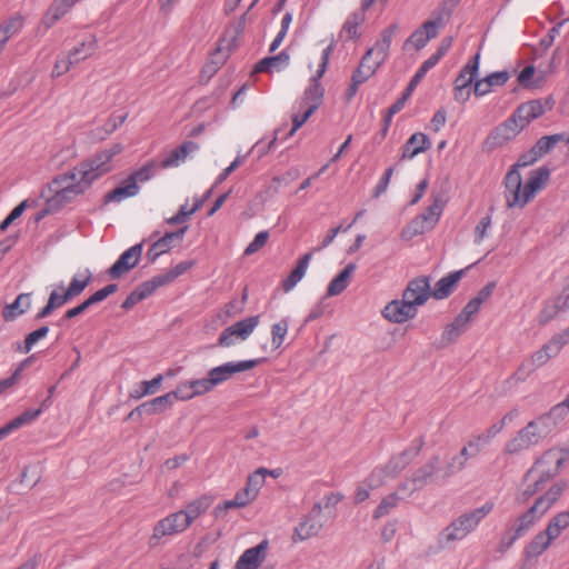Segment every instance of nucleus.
I'll return each mask as SVG.
<instances>
[{
  "label": "nucleus",
  "instance_id": "nucleus-35",
  "mask_svg": "<svg viewBox=\"0 0 569 569\" xmlns=\"http://www.w3.org/2000/svg\"><path fill=\"white\" fill-rule=\"evenodd\" d=\"M212 499L207 496L199 497L190 501L186 509L181 510L184 513L189 525H191L198 517L204 513L211 506Z\"/></svg>",
  "mask_w": 569,
  "mask_h": 569
},
{
  "label": "nucleus",
  "instance_id": "nucleus-2",
  "mask_svg": "<svg viewBox=\"0 0 569 569\" xmlns=\"http://www.w3.org/2000/svg\"><path fill=\"white\" fill-rule=\"evenodd\" d=\"M549 179L550 170L546 166L532 170L525 184L520 172L508 170L503 180L507 208H523L547 184Z\"/></svg>",
  "mask_w": 569,
  "mask_h": 569
},
{
  "label": "nucleus",
  "instance_id": "nucleus-37",
  "mask_svg": "<svg viewBox=\"0 0 569 569\" xmlns=\"http://www.w3.org/2000/svg\"><path fill=\"white\" fill-rule=\"evenodd\" d=\"M480 54L477 53L459 72L455 80L456 86L469 88L479 69Z\"/></svg>",
  "mask_w": 569,
  "mask_h": 569
},
{
  "label": "nucleus",
  "instance_id": "nucleus-12",
  "mask_svg": "<svg viewBox=\"0 0 569 569\" xmlns=\"http://www.w3.org/2000/svg\"><path fill=\"white\" fill-rule=\"evenodd\" d=\"M552 107L553 100L551 98L535 99L519 104L512 114L525 129L531 121L551 110Z\"/></svg>",
  "mask_w": 569,
  "mask_h": 569
},
{
  "label": "nucleus",
  "instance_id": "nucleus-18",
  "mask_svg": "<svg viewBox=\"0 0 569 569\" xmlns=\"http://www.w3.org/2000/svg\"><path fill=\"white\" fill-rule=\"evenodd\" d=\"M269 541L263 539L257 546L243 551L234 565V569H258L267 558Z\"/></svg>",
  "mask_w": 569,
  "mask_h": 569
},
{
  "label": "nucleus",
  "instance_id": "nucleus-41",
  "mask_svg": "<svg viewBox=\"0 0 569 569\" xmlns=\"http://www.w3.org/2000/svg\"><path fill=\"white\" fill-rule=\"evenodd\" d=\"M365 18L366 14L363 13V11H355L353 13H351L342 26L341 34L346 33L347 39L359 38L357 28L365 21Z\"/></svg>",
  "mask_w": 569,
  "mask_h": 569
},
{
  "label": "nucleus",
  "instance_id": "nucleus-36",
  "mask_svg": "<svg viewBox=\"0 0 569 569\" xmlns=\"http://www.w3.org/2000/svg\"><path fill=\"white\" fill-rule=\"evenodd\" d=\"M96 50L97 40L94 37H90L88 40L82 41L79 46L70 50L67 56L77 64L92 56Z\"/></svg>",
  "mask_w": 569,
  "mask_h": 569
},
{
  "label": "nucleus",
  "instance_id": "nucleus-14",
  "mask_svg": "<svg viewBox=\"0 0 569 569\" xmlns=\"http://www.w3.org/2000/svg\"><path fill=\"white\" fill-rule=\"evenodd\" d=\"M143 250V241L123 251L118 260L109 268L108 274L111 279H119L132 270L140 261Z\"/></svg>",
  "mask_w": 569,
  "mask_h": 569
},
{
  "label": "nucleus",
  "instance_id": "nucleus-32",
  "mask_svg": "<svg viewBox=\"0 0 569 569\" xmlns=\"http://www.w3.org/2000/svg\"><path fill=\"white\" fill-rule=\"evenodd\" d=\"M555 539L548 535V530L538 532L525 548L527 558H537L542 555Z\"/></svg>",
  "mask_w": 569,
  "mask_h": 569
},
{
  "label": "nucleus",
  "instance_id": "nucleus-45",
  "mask_svg": "<svg viewBox=\"0 0 569 569\" xmlns=\"http://www.w3.org/2000/svg\"><path fill=\"white\" fill-rule=\"evenodd\" d=\"M399 500H400V498L398 497V495L396 492H392V493L388 495L387 497H385L380 501V503L378 505L376 510L373 511V516H372L373 519H380V518L389 515L390 511L398 506Z\"/></svg>",
  "mask_w": 569,
  "mask_h": 569
},
{
  "label": "nucleus",
  "instance_id": "nucleus-8",
  "mask_svg": "<svg viewBox=\"0 0 569 569\" xmlns=\"http://www.w3.org/2000/svg\"><path fill=\"white\" fill-rule=\"evenodd\" d=\"M565 461V457L561 450L549 449L536 460L533 466L526 472L523 480L530 481L531 478L540 479L541 472L550 473V479L556 477Z\"/></svg>",
  "mask_w": 569,
  "mask_h": 569
},
{
  "label": "nucleus",
  "instance_id": "nucleus-53",
  "mask_svg": "<svg viewBox=\"0 0 569 569\" xmlns=\"http://www.w3.org/2000/svg\"><path fill=\"white\" fill-rule=\"evenodd\" d=\"M442 211V207L440 203L436 200L432 204H430L425 212L419 214L418 217L420 219L426 218L423 222L428 224L430 228H435L437 222L439 221L440 214Z\"/></svg>",
  "mask_w": 569,
  "mask_h": 569
},
{
  "label": "nucleus",
  "instance_id": "nucleus-39",
  "mask_svg": "<svg viewBox=\"0 0 569 569\" xmlns=\"http://www.w3.org/2000/svg\"><path fill=\"white\" fill-rule=\"evenodd\" d=\"M569 527V509L552 517L547 526L548 535L557 539Z\"/></svg>",
  "mask_w": 569,
  "mask_h": 569
},
{
  "label": "nucleus",
  "instance_id": "nucleus-59",
  "mask_svg": "<svg viewBox=\"0 0 569 569\" xmlns=\"http://www.w3.org/2000/svg\"><path fill=\"white\" fill-rule=\"evenodd\" d=\"M538 368L532 362L531 358L523 360L516 372L513 373V378L518 381H525L535 370Z\"/></svg>",
  "mask_w": 569,
  "mask_h": 569
},
{
  "label": "nucleus",
  "instance_id": "nucleus-54",
  "mask_svg": "<svg viewBox=\"0 0 569 569\" xmlns=\"http://www.w3.org/2000/svg\"><path fill=\"white\" fill-rule=\"evenodd\" d=\"M539 159H540V157L538 156L537 151L533 149V147H531L530 150L522 153L518 158L517 162L515 164H512L509 170H516V172H519L520 168L529 167V166L533 164L536 161H538Z\"/></svg>",
  "mask_w": 569,
  "mask_h": 569
},
{
  "label": "nucleus",
  "instance_id": "nucleus-9",
  "mask_svg": "<svg viewBox=\"0 0 569 569\" xmlns=\"http://www.w3.org/2000/svg\"><path fill=\"white\" fill-rule=\"evenodd\" d=\"M321 513L322 505L321 502H316L311 510L295 527L292 541L301 542L318 536L323 528V522L320 519Z\"/></svg>",
  "mask_w": 569,
  "mask_h": 569
},
{
  "label": "nucleus",
  "instance_id": "nucleus-23",
  "mask_svg": "<svg viewBox=\"0 0 569 569\" xmlns=\"http://www.w3.org/2000/svg\"><path fill=\"white\" fill-rule=\"evenodd\" d=\"M463 272V270H458L439 279L431 291V297L438 300L448 298L457 282L461 279Z\"/></svg>",
  "mask_w": 569,
  "mask_h": 569
},
{
  "label": "nucleus",
  "instance_id": "nucleus-64",
  "mask_svg": "<svg viewBox=\"0 0 569 569\" xmlns=\"http://www.w3.org/2000/svg\"><path fill=\"white\" fill-rule=\"evenodd\" d=\"M569 412V397H567L562 402L553 406L548 415L550 418L556 421V423L562 420L567 413Z\"/></svg>",
  "mask_w": 569,
  "mask_h": 569
},
{
  "label": "nucleus",
  "instance_id": "nucleus-16",
  "mask_svg": "<svg viewBox=\"0 0 569 569\" xmlns=\"http://www.w3.org/2000/svg\"><path fill=\"white\" fill-rule=\"evenodd\" d=\"M532 423H527L526 427L520 429L517 435L506 443L503 453L516 455L537 445L541 440L540 433L532 430Z\"/></svg>",
  "mask_w": 569,
  "mask_h": 569
},
{
  "label": "nucleus",
  "instance_id": "nucleus-49",
  "mask_svg": "<svg viewBox=\"0 0 569 569\" xmlns=\"http://www.w3.org/2000/svg\"><path fill=\"white\" fill-rule=\"evenodd\" d=\"M99 302H101V301L99 300L97 293L94 292L93 295H91L88 299H86L80 305L69 309L61 318V321L76 318V317L80 316L81 313H83L88 308H90L91 306L99 303Z\"/></svg>",
  "mask_w": 569,
  "mask_h": 569
},
{
  "label": "nucleus",
  "instance_id": "nucleus-47",
  "mask_svg": "<svg viewBox=\"0 0 569 569\" xmlns=\"http://www.w3.org/2000/svg\"><path fill=\"white\" fill-rule=\"evenodd\" d=\"M528 423L533 425L532 430H536V432L540 433V439L549 435L556 426V421H553L548 413L541 415Z\"/></svg>",
  "mask_w": 569,
  "mask_h": 569
},
{
  "label": "nucleus",
  "instance_id": "nucleus-58",
  "mask_svg": "<svg viewBox=\"0 0 569 569\" xmlns=\"http://www.w3.org/2000/svg\"><path fill=\"white\" fill-rule=\"evenodd\" d=\"M269 239V232L268 231H260L256 234L253 240L248 244V247L244 249V254L250 256L257 251H259L264 244L267 243Z\"/></svg>",
  "mask_w": 569,
  "mask_h": 569
},
{
  "label": "nucleus",
  "instance_id": "nucleus-21",
  "mask_svg": "<svg viewBox=\"0 0 569 569\" xmlns=\"http://www.w3.org/2000/svg\"><path fill=\"white\" fill-rule=\"evenodd\" d=\"M76 3L74 0H53L42 18L43 26L47 29L54 26Z\"/></svg>",
  "mask_w": 569,
  "mask_h": 569
},
{
  "label": "nucleus",
  "instance_id": "nucleus-60",
  "mask_svg": "<svg viewBox=\"0 0 569 569\" xmlns=\"http://www.w3.org/2000/svg\"><path fill=\"white\" fill-rule=\"evenodd\" d=\"M538 368L532 362L531 358L523 360L516 372L513 373V378L518 381H525L535 370Z\"/></svg>",
  "mask_w": 569,
  "mask_h": 569
},
{
  "label": "nucleus",
  "instance_id": "nucleus-42",
  "mask_svg": "<svg viewBox=\"0 0 569 569\" xmlns=\"http://www.w3.org/2000/svg\"><path fill=\"white\" fill-rule=\"evenodd\" d=\"M455 9L456 8L449 4L447 0H443L438 8L432 11L431 19L428 21L433 22L435 27L438 29L449 21Z\"/></svg>",
  "mask_w": 569,
  "mask_h": 569
},
{
  "label": "nucleus",
  "instance_id": "nucleus-4",
  "mask_svg": "<svg viewBox=\"0 0 569 569\" xmlns=\"http://www.w3.org/2000/svg\"><path fill=\"white\" fill-rule=\"evenodd\" d=\"M261 359L243 360L239 362H226L221 366L212 368L208 372V377L188 381L196 397L210 392L217 386L229 380L232 375L243 372L257 367Z\"/></svg>",
  "mask_w": 569,
  "mask_h": 569
},
{
  "label": "nucleus",
  "instance_id": "nucleus-34",
  "mask_svg": "<svg viewBox=\"0 0 569 569\" xmlns=\"http://www.w3.org/2000/svg\"><path fill=\"white\" fill-rule=\"evenodd\" d=\"M468 323L469 320L459 313L451 323L446 326L441 335L442 342L449 345L456 341L467 330Z\"/></svg>",
  "mask_w": 569,
  "mask_h": 569
},
{
  "label": "nucleus",
  "instance_id": "nucleus-7",
  "mask_svg": "<svg viewBox=\"0 0 569 569\" xmlns=\"http://www.w3.org/2000/svg\"><path fill=\"white\" fill-rule=\"evenodd\" d=\"M333 47L335 43L331 41L330 44L322 50L321 63L319 64V69L317 70L316 74L311 77L309 86L303 91V97L299 103V109H308L312 112H316V110L322 104L325 88L320 83V79L323 77L327 70Z\"/></svg>",
  "mask_w": 569,
  "mask_h": 569
},
{
  "label": "nucleus",
  "instance_id": "nucleus-25",
  "mask_svg": "<svg viewBox=\"0 0 569 569\" xmlns=\"http://www.w3.org/2000/svg\"><path fill=\"white\" fill-rule=\"evenodd\" d=\"M431 147L429 138L422 133H413L402 148V159H412L418 153L428 150Z\"/></svg>",
  "mask_w": 569,
  "mask_h": 569
},
{
  "label": "nucleus",
  "instance_id": "nucleus-31",
  "mask_svg": "<svg viewBox=\"0 0 569 569\" xmlns=\"http://www.w3.org/2000/svg\"><path fill=\"white\" fill-rule=\"evenodd\" d=\"M290 57L283 50L277 56L266 57L261 59L253 68V72H272L280 71L289 64Z\"/></svg>",
  "mask_w": 569,
  "mask_h": 569
},
{
  "label": "nucleus",
  "instance_id": "nucleus-63",
  "mask_svg": "<svg viewBox=\"0 0 569 569\" xmlns=\"http://www.w3.org/2000/svg\"><path fill=\"white\" fill-rule=\"evenodd\" d=\"M467 463L460 458V456L457 453L451 458V460L446 465L445 467V478H449L453 476L455 473L463 470L466 468Z\"/></svg>",
  "mask_w": 569,
  "mask_h": 569
},
{
  "label": "nucleus",
  "instance_id": "nucleus-15",
  "mask_svg": "<svg viewBox=\"0 0 569 569\" xmlns=\"http://www.w3.org/2000/svg\"><path fill=\"white\" fill-rule=\"evenodd\" d=\"M189 526L181 510L170 513L156 523L151 540H160L162 537L183 532Z\"/></svg>",
  "mask_w": 569,
  "mask_h": 569
},
{
  "label": "nucleus",
  "instance_id": "nucleus-38",
  "mask_svg": "<svg viewBox=\"0 0 569 569\" xmlns=\"http://www.w3.org/2000/svg\"><path fill=\"white\" fill-rule=\"evenodd\" d=\"M163 380L162 375L156 376L151 380H144L139 383V386L130 393V398L139 400L146 396L154 395Z\"/></svg>",
  "mask_w": 569,
  "mask_h": 569
},
{
  "label": "nucleus",
  "instance_id": "nucleus-22",
  "mask_svg": "<svg viewBox=\"0 0 569 569\" xmlns=\"http://www.w3.org/2000/svg\"><path fill=\"white\" fill-rule=\"evenodd\" d=\"M440 462L439 456L435 455L430 457L428 462L422 467L418 468L411 477V481L413 483L412 491L421 489L428 481H430L433 475L437 471L438 465Z\"/></svg>",
  "mask_w": 569,
  "mask_h": 569
},
{
  "label": "nucleus",
  "instance_id": "nucleus-6",
  "mask_svg": "<svg viewBox=\"0 0 569 569\" xmlns=\"http://www.w3.org/2000/svg\"><path fill=\"white\" fill-rule=\"evenodd\" d=\"M492 509L493 502L488 501L479 508L462 513L442 530L440 533L441 540L452 542L463 539L479 526Z\"/></svg>",
  "mask_w": 569,
  "mask_h": 569
},
{
  "label": "nucleus",
  "instance_id": "nucleus-10",
  "mask_svg": "<svg viewBox=\"0 0 569 569\" xmlns=\"http://www.w3.org/2000/svg\"><path fill=\"white\" fill-rule=\"evenodd\" d=\"M260 323V316H251L227 327L219 336L218 345L221 347H230L236 340H247L253 330Z\"/></svg>",
  "mask_w": 569,
  "mask_h": 569
},
{
  "label": "nucleus",
  "instance_id": "nucleus-11",
  "mask_svg": "<svg viewBox=\"0 0 569 569\" xmlns=\"http://www.w3.org/2000/svg\"><path fill=\"white\" fill-rule=\"evenodd\" d=\"M122 151V146L116 143L109 149H104L89 159L81 161L82 168H86L97 180L111 171V160Z\"/></svg>",
  "mask_w": 569,
  "mask_h": 569
},
{
  "label": "nucleus",
  "instance_id": "nucleus-19",
  "mask_svg": "<svg viewBox=\"0 0 569 569\" xmlns=\"http://www.w3.org/2000/svg\"><path fill=\"white\" fill-rule=\"evenodd\" d=\"M430 296L431 290L428 277H417L410 280L402 295L416 308L423 305Z\"/></svg>",
  "mask_w": 569,
  "mask_h": 569
},
{
  "label": "nucleus",
  "instance_id": "nucleus-33",
  "mask_svg": "<svg viewBox=\"0 0 569 569\" xmlns=\"http://www.w3.org/2000/svg\"><path fill=\"white\" fill-rule=\"evenodd\" d=\"M140 188L138 183L131 182L128 178L124 181V186L114 188L104 194V203L109 202H121L122 200L134 197L138 194Z\"/></svg>",
  "mask_w": 569,
  "mask_h": 569
},
{
  "label": "nucleus",
  "instance_id": "nucleus-20",
  "mask_svg": "<svg viewBox=\"0 0 569 569\" xmlns=\"http://www.w3.org/2000/svg\"><path fill=\"white\" fill-rule=\"evenodd\" d=\"M187 229L188 227L184 226L177 231L166 232L164 236L157 239L147 251L148 260L154 262L162 253L169 251L173 240H182Z\"/></svg>",
  "mask_w": 569,
  "mask_h": 569
},
{
  "label": "nucleus",
  "instance_id": "nucleus-56",
  "mask_svg": "<svg viewBox=\"0 0 569 569\" xmlns=\"http://www.w3.org/2000/svg\"><path fill=\"white\" fill-rule=\"evenodd\" d=\"M170 395V401L173 405L177 400H190L194 398L192 389L189 387V382L181 383L174 390L168 392Z\"/></svg>",
  "mask_w": 569,
  "mask_h": 569
},
{
  "label": "nucleus",
  "instance_id": "nucleus-24",
  "mask_svg": "<svg viewBox=\"0 0 569 569\" xmlns=\"http://www.w3.org/2000/svg\"><path fill=\"white\" fill-rule=\"evenodd\" d=\"M32 293H20L16 300L3 308L2 317L6 321H13L31 308Z\"/></svg>",
  "mask_w": 569,
  "mask_h": 569
},
{
  "label": "nucleus",
  "instance_id": "nucleus-43",
  "mask_svg": "<svg viewBox=\"0 0 569 569\" xmlns=\"http://www.w3.org/2000/svg\"><path fill=\"white\" fill-rule=\"evenodd\" d=\"M143 403L148 416L164 412L172 407L170 395L168 393L156 397L149 401H144Z\"/></svg>",
  "mask_w": 569,
  "mask_h": 569
},
{
  "label": "nucleus",
  "instance_id": "nucleus-29",
  "mask_svg": "<svg viewBox=\"0 0 569 569\" xmlns=\"http://www.w3.org/2000/svg\"><path fill=\"white\" fill-rule=\"evenodd\" d=\"M550 480V473L541 472L540 479L531 478L530 481H526V487L520 490L515 498V501L519 505L526 503L536 493L545 488V485Z\"/></svg>",
  "mask_w": 569,
  "mask_h": 569
},
{
  "label": "nucleus",
  "instance_id": "nucleus-26",
  "mask_svg": "<svg viewBox=\"0 0 569 569\" xmlns=\"http://www.w3.org/2000/svg\"><path fill=\"white\" fill-rule=\"evenodd\" d=\"M437 34L438 29L435 27L433 22L427 20L408 38L405 46L412 44L417 50H420L430 39L436 38Z\"/></svg>",
  "mask_w": 569,
  "mask_h": 569
},
{
  "label": "nucleus",
  "instance_id": "nucleus-13",
  "mask_svg": "<svg viewBox=\"0 0 569 569\" xmlns=\"http://www.w3.org/2000/svg\"><path fill=\"white\" fill-rule=\"evenodd\" d=\"M523 128L517 121L513 114H511L502 123L498 124L487 137L486 146L489 149H495L505 146L507 142L512 140Z\"/></svg>",
  "mask_w": 569,
  "mask_h": 569
},
{
  "label": "nucleus",
  "instance_id": "nucleus-44",
  "mask_svg": "<svg viewBox=\"0 0 569 569\" xmlns=\"http://www.w3.org/2000/svg\"><path fill=\"white\" fill-rule=\"evenodd\" d=\"M559 353L556 348L550 345V342H546L539 350L533 352L530 358L537 368L546 365L550 359L557 357Z\"/></svg>",
  "mask_w": 569,
  "mask_h": 569
},
{
  "label": "nucleus",
  "instance_id": "nucleus-46",
  "mask_svg": "<svg viewBox=\"0 0 569 569\" xmlns=\"http://www.w3.org/2000/svg\"><path fill=\"white\" fill-rule=\"evenodd\" d=\"M561 297H558L553 301L547 302L539 313V323L546 325L551 321L559 311L563 310L561 307Z\"/></svg>",
  "mask_w": 569,
  "mask_h": 569
},
{
  "label": "nucleus",
  "instance_id": "nucleus-61",
  "mask_svg": "<svg viewBox=\"0 0 569 569\" xmlns=\"http://www.w3.org/2000/svg\"><path fill=\"white\" fill-rule=\"evenodd\" d=\"M538 368L532 362L531 358L523 360L516 372L513 373V378L518 381H525L535 370Z\"/></svg>",
  "mask_w": 569,
  "mask_h": 569
},
{
  "label": "nucleus",
  "instance_id": "nucleus-1",
  "mask_svg": "<svg viewBox=\"0 0 569 569\" xmlns=\"http://www.w3.org/2000/svg\"><path fill=\"white\" fill-rule=\"evenodd\" d=\"M567 489L566 481H558L543 495L538 497L533 505L523 513L509 520L499 543V551H507L516 540L523 537L535 523L553 506Z\"/></svg>",
  "mask_w": 569,
  "mask_h": 569
},
{
  "label": "nucleus",
  "instance_id": "nucleus-57",
  "mask_svg": "<svg viewBox=\"0 0 569 569\" xmlns=\"http://www.w3.org/2000/svg\"><path fill=\"white\" fill-rule=\"evenodd\" d=\"M435 66L432 64V61H428L426 60L420 67L419 69L417 70V72L415 73V76L411 78L410 82L408 83L406 90L412 94L415 88L417 87V84L423 79V77L426 76V73L431 69L433 68Z\"/></svg>",
  "mask_w": 569,
  "mask_h": 569
},
{
  "label": "nucleus",
  "instance_id": "nucleus-27",
  "mask_svg": "<svg viewBox=\"0 0 569 569\" xmlns=\"http://www.w3.org/2000/svg\"><path fill=\"white\" fill-rule=\"evenodd\" d=\"M398 30V26L396 23L389 26L383 29L380 38L376 41L370 50L375 53L378 60L385 62L389 56L390 44L392 41V37Z\"/></svg>",
  "mask_w": 569,
  "mask_h": 569
},
{
  "label": "nucleus",
  "instance_id": "nucleus-48",
  "mask_svg": "<svg viewBox=\"0 0 569 569\" xmlns=\"http://www.w3.org/2000/svg\"><path fill=\"white\" fill-rule=\"evenodd\" d=\"M91 272L87 270V274L80 279L78 276H74L69 287L66 289V291L70 295V297L73 299L82 293V291L88 287V284L91 281Z\"/></svg>",
  "mask_w": 569,
  "mask_h": 569
},
{
  "label": "nucleus",
  "instance_id": "nucleus-62",
  "mask_svg": "<svg viewBox=\"0 0 569 569\" xmlns=\"http://www.w3.org/2000/svg\"><path fill=\"white\" fill-rule=\"evenodd\" d=\"M393 171H395L393 167H389L388 169H386L385 173L382 174L379 182L377 183V186L373 189V192H372L373 198L377 199L387 191L390 179L393 174Z\"/></svg>",
  "mask_w": 569,
  "mask_h": 569
},
{
  "label": "nucleus",
  "instance_id": "nucleus-52",
  "mask_svg": "<svg viewBox=\"0 0 569 569\" xmlns=\"http://www.w3.org/2000/svg\"><path fill=\"white\" fill-rule=\"evenodd\" d=\"M268 472L266 469L261 468L257 470L254 473L250 475L247 479V483L244 489H248L253 497L257 498L259 490L264 483V473Z\"/></svg>",
  "mask_w": 569,
  "mask_h": 569
},
{
  "label": "nucleus",
  "instance_id": "nucleus-30",
  "mask_svg": "<svg viewBox=\"0 0 569 569\" xmlns=\"http://www.w3.org/2000/svg\"><path fill=\"white\" fill-rule=\"evenodd\" d=\"M356 264L355 263H349L345 267L343 270H341L328 284V288H327V296L329 297H333V296H338L340 295L341 292H343L348 284H349V281H350V278L352 276V273L355 272L356 270Z\"/></svg>",
  "mask_w": 569,
  "mask_h": 569
},
{
  "label": "nucleus",
  "instance_id": "nucleus-51",
  "mask_svg": "<svg viewBox=\"0 0 569 569\" xmlns=\"http://www.w3.org/2000/svg\"><path fill=\"white\" fill-rule=\"evenodd\" d=\"M42 412V408L29 409L13 418L10 422L14 430L33 422Z\"/></svg>",
  "mask_w": 569,
  "mask_h": 569
},
{
  "label": "nucleus",
  "instance_id": "nucleus-17",
  "mask_svg": "<svg viewBox=\"0 0 569 569\" xmlns=\"http://www.w3.org/2000/svg\"><path fill=\"white\" fill-rule=\"evenodd\" d=\"M383 317L395 323H402L417 315V308L406 298L389 302L382 310Z\"/></svg>",
  "mask_w": 569,
  "mask_h": 569
},
{
  "label": "nucleus",
  "instance_id": "nucleus-40",
  "mask_svg": "<svg viewBox=\"0 0 569 569\" xmlns=\"http://www.w3.org/2000/svg\"><path fill=\"white\" fill-rule=\"evenodd\" d=\"M426 218L420 219L418 216L413 218L401 231V238L403 240H411L412 238L423 234L427 231L432 230L428 224L423 222Z\"/></svg>",
  "mask_w": 569,
  "mask_h": 569
},
{
  "label": "nucleus",
  "instance_id": "nucleus-5",
  "mask_svg": "<svg viewBox=\"0 0 569 569\" xmlns=\"http://www.w3.org/2000/svg\"><path fill=\"white\" fill-rule=\"evenodd\" d=\"M423 445V437L412 440L409 448L396 456H392L385 466L376 468L370 473L368 478L369 486L371 488H377L382 485L386 479L396 478L420 453Z\"/></svg>",
  "mask_w": 569,
  "mask_h": 569
},
{
  "label": "nucleus",
  "instance_id": "nucleus-50",
  "mask_svg": "<svg viewBox=\"0 0 569 569\" xmlns=\"http://www.w3.org/2000/svg\"><path fill=\"white\" fill-rule=\"evenodd\" d=\"M289 322L288 319H281L280 321L276 322L271 327V341L272 346L278 349L284 340V337L288 332Z\"/></svg>",
  "mask_w": 569,
  "mask_h": 569
},
{
  "label": "nucleus",
  "instance_id": "nucleus-28",
  "mask_svg": "<svg viewBox=\"0 0 569 569\" xmlns=\"http://www.w3.org/2000/svg\"><path fill=\"white\" fill-rule=\"evenodd\" d=\"M311 258L312 252H307L298 260L297 266L282 281V289L284 292H289L290 290H292L296 287V284L305 277Z\"/></svg>",
  "mask_w": 569,
  "mask_h": 569
},
{
  "label": "nucleus",
  "instance_id": "nucleus-3",
  "mask_svg": "<svg viewBox=\"0 0 569 569\" xmlns=\"http://www.w3.org/2000/svg\"><path fill=\"white\" fill-rule=\"evenodd\" d=\"M96 180L86 168H82L81 162L68 172L56 177L50 183V189L54 193L48 198L51 208L59 211L89 190Z\"/></svg>",
  "mask_w": 569,
  "mask_h": 569
},
{
  "label": "nucleus",
  "instance_id": "nucleus-55",
  "mask_svg": "<svg viewBox=\"0 0 569 569\" xmlns=\"http://www.w3.org/2000/svg\"><path fill=\"white\" fill-rule=\"evenodd\" d=\"M34 201L30 202L28 199L20 202L1 222L0 230L4 231L16 219H18L23 213L27 208L31 207Z\"/></svg>",
  "mask_w": 569,
  "mask_h": 569
}]
</instances>
